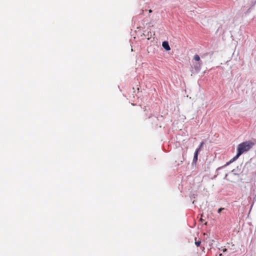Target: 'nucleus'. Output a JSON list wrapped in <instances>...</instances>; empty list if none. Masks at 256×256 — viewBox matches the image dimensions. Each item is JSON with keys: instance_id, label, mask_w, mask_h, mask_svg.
<instances>
[{"instance_id": "obj_10", "label": "nucleus", "mask_w": 256, "mask_h": 256, "mask_svg": "<svg viewBox=\"0 0 256 256\" xmlns=\"http://www.w3.org/2000/svg\"><path fill=\"white\" fill-rule=\"evenodd\" d=\"M219 256H222V254H220Z\"/></svg>"}, {"instance_id": "obj_2", "label": "nucleus", "mask_w": 256, "mask_h": 256, "mask_svg": "<svg viewBox=\"0 0 256 256\" xmlns=\"http://www.w3.org/2000/svg\"><path fill=\"white\" fill-rule=\"evenodd\" d=\"M194 58L196 61L198 62V63H197L194 66V69L196 70H200L202 64L200 61V57L198 54H196L194 55Z\"/></svg>"}, {"instance_id": "obj_4", "label": "nucleus", "mask_w": 256, "mask_h": 256, "mask_svg": "<svg viewBox=\"0 0 256 256\" xmlns=\"http://www.w3.org/2000/svg\"><path fill=\"white\" fill-rule=\"evenodd\" d=\"M198 152H198V150L195 151V152L194 154V162H196L198 160Z\"/></svg>"}, {"instance_id": "obj_9", "label": "nucleus", "mask_w": 256, "mask_h": 256, "mask_svg": "<svg viewBox=\"0 0 256 256\" xmlns=\"http://www.w3.org/2000/svg\"><path fill=\"white\" fill-rule=\"evenodd\" d=\"M152 10H149V12H152Z\"/></svg>"}, {"instance_id": "obj_3", "label": "nucleus", "mask_w": 256, "mask_h": 256, "mask_svg": "<svg viewBox=\"0 0 256 256\" xmlns=\"http://www.w3.org/2000/svg\"><path fill=\"white\" fill-rule=\"evenodd\" d=\"M162 46L163 48L164 49H166V50H169L170 49V46L168 44V43L167 42H164L162 44Z\"/></svg>"}, {"instance_id": "obj_8", "label": "nucleus", "mask_w": 256, "mask_h": 256, "mask_svg": "<svg viewBox=\"0 0 256 256\" xmlns=\"http://www.w3.org/2000/svg\"><path fill=\"white\" fill-rule=\"evenodd\" d=\"M226 250H226V248H223V249L222 250V251L223 252H226Z\"/></svg>"}, {"instance_id": "obj_6", "label": "nucleus", "mask_w": 256, "mask_h": 256, "mask_svg": "<svg viewBox=\"0 0 256 256\" xmlns=\"http://www.w3.org/2000/svg\"><path fill=\"white\" fill-rule=\"evenodd\" d=\"M196 238H195V244L197 246H200V244H201V242L200 240H198V241H196Z\"/></svg>"}, {"instance_id": "obj_7", "label": "nucleus", "mask_w": 256, "mask_h": 256, "mask_svg": "<svg viewBox=\"0 0 256 256\" xmlns=\"http://www.w3.org/2000/svg\"><path fill=\"white\" fill-rule=\"evenodd\" d=\"M224 209V208H220L218 210V213H220L222 212V210Z\"/></svg>"}, {"instance_id": "obj_1", "label": "nucleus", "mask_w": 256, "mask_h": 256, "mask_svg": "<svg viewBox=\"0 0 256 256\" xmlns=\"http://www.w3.org/2000/svg\"><path fill=\"white\" fill-rule=\"evenodd\" d=\"M254 144L255 142L251 141H246L239 144L237 148V154L230 162H226L224 166H228L231 162L236 160L242 154L249 150Z\"/></svg>"}, {"instance_id": "obj_5", "label": "nucleus", "mask_w": 256, "mask_h": 256, "mask_svg": "<svg viewBox=\"0 0 256 256\" xmlns=\"http://www.w3.org/2000/svg\"><path fill=\"white\" fill-rule=\"evenodd\" d=\"M204 144V142H202L199 147L196 150H198V152H199L201 150V148L202 147Z\"/></svg>"}]
</instances>
